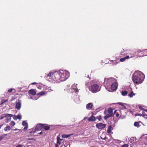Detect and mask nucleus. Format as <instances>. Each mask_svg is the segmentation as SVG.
<instances>
[{
    "instance_id": "obj_1",
    "label": "nucleus",
    "mask_w": 147,
    "mask_h": 147,
    "mask_svg": "<svg viewBox=\"0 0 147 147\" xmlns=\"http://www.w3.org/2000/svg\"><path fill=\"white\" fill-rule=\"evenodd\" d=\"M69 76V73L66 71L61 70L59 71H51L46 77H49L51 81L59 82L63 81L67 79Z\"/></svg>"
},
{
    "instance_id": "obj_2",
    "label": "nucleus",
    "mask_w": 147,
    "mask_h": 147,
    "mask_svg": "<svg viewBox=\"0 0 147 147\" xmlns=\"http://www.w3.org/2000/svg\"><path fill=\"white\" fill-rule=\"evenodd\" d=\"M144 74L141 71H136L133 74L132 77L134 82L137 84L142 83L144 78Z\"/></svg>"
},
{
    "instance_id": "obj_3",
    "label": "nucleus",
    "mask_w": 147,
    "mask_h": 147,
    "mask_svg": "<svg viewBox=\"0 0 147 147\" xmlns=\"http://www.w3.org/2000/svg\"><path fill=\"white\" fill-rule=\"evenodd\" d=\"M99 86L97 84H94L89 87V90L93 93H96L98 90Z\"/></svg>"
},
{
    "instance_id": "obj_4",
    "label": "nucleus",
    "mask_w": 147,
    "mask_h": 147,
    "mask_svg": "<svg viewBox=\"0 0 147 147\" xmlns=\"http://www.w3.org/2000/svg\"><path fill=\"white\" fill-rule=\"evenodd\" d=\"M106 126V124L101 123H97L96 125V127L99 129H104Z\"/></svg>"
},
{
    "instance_id": "obj_5",
    "label": "nucleus",
    "mask_w": 147,
    "mask_h": 147,
    "mask_svg": "<svg viewBox=\"0 0 147 147\" xmlns=\"http://www.w3.org/2000/svg\"><path fill=\"white\" fill-rule=\"evenodd\" d=\"M118 61V59L117 58L115 57L112 60H109V61L108 62V63L110 64H113L115 65H117L118 62H117Z\"/></svg>"
},
{
    "instance_id": "obj_6",
    "label": "nucleus",
    "mask_w": 147,
    "mask_h": 147,
    "mask_svg": "<svg viewBox=\"0 0 147 147\" xmlns=\"http://www.w3.org/2000/svg\"><path fill=\"white\" fill-rule=\"evenodd\" d=\"M43 124L42 123H38V124L36 127L35 129H36V131L41 130L42 129H43Z\"/></svg>"
},
{
    "instance_id": "obj_7",
    "label": "nucleus",
    "mask_w": 147,
    "mask_h": 147,
    "mask_svg": "<svg viewBox=\"0 0 147 147\" xmlns=\"http://www.w3.org/2000/svg\"><path fill=\"white\" fill-rule=\"evenodd\" d=\"M118 86L117 83V82H114L112 84L111 86V88L113 90H117Z\"/></svg>"
},
{
    "instance_id": "obj_8",
    "label": "nucleus",
    "mask_w": 147,
    "mask_h": 147,
    "mask_svg": "<svg viewBox=\"0 0 147 147\" xmlns=\"http://www.w3.org/2000/svg\"><path fill=\"white\" fill-rule=\"evenodd\" d=\"M13 115L11 114L6 113L5 114H3L1 116L0 119L2 120L5 117H13Z\"/></svg>"
},
{
    "instance_id": "obj_9",
    "label": "nucleus",
    "mask_w": 147,
    "mask_h": 147,
    "mask_svg": "<svg viewBox=\"0 0 147 147\" xmlns=\"http://www.w3.org/2000/svg\"><path fill=\"white\" fill-rule=\"evenodd\" d=\"M21 103L20 100H18L16 101V108L18 110L20 109L21 107Z\"/></svg>"
},
{
    "instance_id": "obj_10",
    "label": "nucleus",
    "mask_w": 147,
    "mask_h": 147,
    "mask_svg": "<svg viewBox=\"0 0 147 147\" xmlns=\"http://www.w3.org/2000/svg\"><path fill=\"white\" fill-rule=\"evenodd\" d=\"M28 93L32 96H34L36 94V90L32 89H31L29 90Z\"/></svg>"
},
{
    "instance_id": "obj_11",
    "label": "nucleus",
    "mask_w": 147,
    "mask_h": 147,
    "mask_svg": "<svg viewBox=\"0 0 147 147\" xmlns=\"http://www.w3.org/2000/svg\"><path fill=\"white\" fill-rule=\"evenodd\" d=\"M62 140V139H61L59 137H58L57 138V142L56 145V147H59V146L60 145Z\"/></svg>"
},
{
    "instance_id": "obj_12",
    "label": "nucleus",
    "mask_w": 147,
    "mask_h": 147,
    "mask_svg": "<svg viewBox=\"0 0 147 147\" xmlns=\"http://www.w3.org/2000/svg\"><path fill=\"white\" fill-rule=\"evenodd\" d=\"M22 125L24 126V129L26 130L27 129L28 127V123L25 122V121H23L22 122Z\"/></svg>"
},
{
    "instance_id": "obj_13",
    "label": "nucleus",
    "mask_w": 147,
    "mask_h": 147,
    "mask_svg": "<svg viewBox=\"0 0 147 147\" xmlns=\"http://www.w3.org/2000/svg\"><path fill=\"white\" fill-rule=\"evenodd\" d=\"M50 126L47 124H43V129H44L45 130H48L50 128Z\"/></svg>"
},
{
    "instance_id": "obj_14",
    "label": "nucleus",
    "mask_w": 147,
    "mask_h": 147,
    "mask_svg": "<svg viewBox=\"0 0 147 147\" xmlns=\"http://www.w3.org/2000/svg\"><path fill=\"white\" fill-rule=\"evenodd\" d=\"M36 130L35 129H35L34 128H32L31 129H29L28 130V133L29 134H32V133H35L36 132Z\"/></svg>"
},
{
    "instance_id": "obj_15",
    "label": "nucleus",
    "mask_w": 147,
    "mask_h": 147,
    "mask_svg": "<svg viewBox=\"0 0 147 147\" xmlns=\"http://www.w3.org/2000/svg\"><path fill=\"white\" fill-rule=\"evenodd\" d=\"M96 120V117L93 115H92L88 119V120L89 121H95Z\"/></svg>"
},
{
    "instance_id": "obj_16",
    "label": "nucleus",
    "mask_w": 147,
    "mask_h": 147,
    "mask_svg": "<svg viewBox=\"0 0 147 147\" xmlns=\"http://www.w3.org/2000/svg\"><path fill=\"white\" fill-rule=\"evenodd\" d=\"M114 116V114H109L107 115L106 116L104 117V119L106 120L108 118L110 117H113Z\"/></svg>"
},
{
    "instance_id": "obj_17",
    "label": "nucleus",
    "mask_w": 147,
    "mask_h": 147,
    "mask_svg": "<svg viewBox=\"0 0 147 147\" xmlns=\"http://www.w3.org/2000/svg\"><path fill=\"white\" fill-rule=\"evenodd\" d=\"M130 58L129 56V55H127L126 57H123V58H122L120 59V61L121 62H123L126 59H128Z\"/></svg>"
},
{
    "instance_id": "obj_18",
    "label": "nucleus",
    "mask_w": 147,
    "mask_h": 147,
    "mask_svg": "<svg viewBox=\"0 0 147 147\" xmlns=\"http://www.w3.org/2000/svg\"><path fill=\"white\" fill-rule=\"evenodd\" d=\"M93 107V105L91 103H89L86 105V108L88 109H90Z\"/></svg>"
},
{
    "instance_id": "obj_19",
    "label": "nucleus",
    "mask_w": 147,
    "mask_h": 147,
    "mask_svg": "<svg viewBox=\"0 0 147 147\" xmlns=\"http://www.w3.org/2000/svg\"><path fill=\"white\" fill-rule=\"evenodd\" d=\"M72 134H69L68 135L63 134L62 135V137L63 138H67L70 137Z\"/></svg>"
},
{
    "instance_id": "obj_20",
    "label": "nucleus",
    "mask_w": 147,
    "mask_h": 147,
    "mask_svg": "<svg viewBox=\"0 0 147 147\" xmlns=\"http://www.w3.org/2000/svg\"><path fill=\"white\" fill-rule=\"evenodd\" d=\"M135 94L134 93L133 91H131L130 93L128 95V96L131 98L132 97L134 96Z\"/></svg>"
},
{
    "instance_id": "obj_21",
    "label": "nucleus",
    "mask_w": 147,
    "mask_h": 147,
    "mask_svg": "<svg viewBox=\"0 0 147 147\" xmlns=\"http://www.w3.org/2000/svg\"><path fill=\"white\" fill-rule=\"evenodd\" d=\"M7 135V134H2L0 136V141L2 140L3 138Z\"/></svg>"
},
{
    "instance_id": "obj_22",
    "label": "nucleus",
    "mask_w": 147,
    "mask_h": 147,
    "mask_svg": "<svg viewBox=\"0 0 147 147\" xmlns=\"http://www.w3.org/2000/svg\"><path fill=\"white\" fill-rule=\"evenodd\" d=\"M112 127L111 125H110L109 126L107 130V132L108 134L110 133L111 131V129Z\"/></svg>"
},
{
    "instance_id": "obj_23",
    "label": "nucleus",
    "mask_w": 147,
    "mask_h": 147,
    "mask_svg": "<svg viewBox=\"0 0 147 147\" xmlns=\"http://www.w3.org/2000/svg\"><path fill=\"white\" fill-rule=\"evenodd\" d=\"M127 92L126 91H122L121 92V94L123 96H126L127 94Z\"/></svg>"
},
{
    "instance_id": "obj_24",
    "label": "nucleus",
    "mask_w": 147,
    "mask_h": 147,
    "mask_svg": "<svg viewBox=\"0 0 147 147\" xmlns=\"http://www.w3.org/2000/svg\"><path fill=\"white\" fill-rule=\"evenodd\" d=\"M113 110L111 108H109L108 109V113L109 114H113Z\"/></svg>"
},
{
    "instance_id": "obj_25",
    "label": "nucleus",
    "mask_w": 147,
    "mask_h": 147,
    "mask_svg": "<svg viewBox=\"0 0 147 147\" xmlns=\"http://www.w3.org/2000/svg\"><path fill=\"white\" fill-rule=\"evenodd\" d=\"M11 127L9 126H7L4 129V130L5 131H9Z\"/></svg>"
},
{
    "instance_id": "obj_26",
    "label": "nucleus",
    "mask_w": 147,
    "mask_h": 147,
    "mask_svg": "<svg viewBox=\"0 0 147 147\" xmlns=\"http://www.w3.org/2000/svg\"><path fill=\"white\" fill-rule=\"evenodd\" d=\"M143 51H140L138 53V55L140 57L143 56L144 55V54H143Z\"/></svg>"
},
{
    "instance_id": "obj_27",
    "label": "nucleus",
    "mask_w": 147,
    "mask_h": 147,
    "mask_svg": "<svg viewBox=\"0 0 147 147\" xmlns=\"http://www.w3.org/2000/svg\"><path fill=\"white\" fill-rule=\"evenodd\" d=\"M45 92L42 91L37 94V95H40V96H43L45 95Z\"/></svg>"
},
{
    "instance_id": "obj_28",
    "label": "nucleus",
    "mask_w": 147,
    "mask_h": 147,
    "mask_svg": "<svg viewBox=\"0 0 147 147\" xmlns=\"http://www.w3.org/2000/svg\"><path fill=\"white\" fill-rule=\"evenodd\" d=\"M15 122L13 121H11L10 123V125L12 127L14 126L15 125Z\"/></svg>"
},
{
    "instance_id": "obj_29",
    "label": "nucleus",
    "mask_w": 147,
    "mask_h": 147,
    "mask_svg": "<svg viewBox=\"0 0 147 147\" xmlns=\"http://www.w3.org/2000/svg\"><path fill=\"white\" fill-rule=\"evenodd\" d=\"M8 99H3L1 100V105H2L4 103H5V102H7L8 101Z\"/></svg>"
},
{
    "instance_id": "obj_30",
    "label": "nucleus",
    "mask_w": 147,
    "mask_h": 147,
    "mask_svg": "<svg viewBox=\"0 0 147 147\" xmlns=\"http://www.w3.org/2000/svg\"><path fill=\"white\" fill-rule=\"evenodd\" d=\"M99 121H100L102 120V117L101 115H100L95 117Z\"/></svg>"
},
{
    "instance_id": "obj_31",
    "label": "nucleus",
    "mask_w": 147,
    "mask_h": 147,
    "mask_svg": "<svg viewBox=\"0 0 147 147\" xmlns=\"http://www.w3.org/2000/svg\"><path fill=\"white\" fill-rule=\"evenodd\" d=\"M139 125V123L138 122H136L134 124V125L136 127H138Z\"/></svg>"
},
{
    "instance_id": "obj_32",
    "label": "nucleus",
    "mask_w": 147,
    "mask_h": 147,
    "mask_svg": "<svg viewBox=\"0 0 147 147\" xmlns=\"http://www.w3.org/2000/svg\"><path fill=\"white\" fill-rule=\"evenodd\" d=\"M8 117H7V119H6V120H5V121L7 122L8 123L9 121H10L11 120V118H8Z\"/></svg>"
},
{
    "instance_id": "obj_33",
    "label": "nucleus",
    "mask_w": 147,
    "mask_h": 147,
    "mask_svg": "<svg viewBox=\"0 0 147 147\" xmlns=\"http://www.w3.org/2000/svg\"><path fill=\"white\" fill-rule=\"evenodd\" d=\"M117 103L118 104L120 105H123V108L124 109H126V107L123 105V103H120V102H118Z\"/></svg>"
},
{
    "instance_id": "obj_34",
    "label": "nucleus",
    "mask_w": 147,
    "mask_h": 147,
    "mask_svg": "<svg viewBox=\"0 0 147 147\" xmlns=\"http://www.w3.org/2000/svg\"><path fill=\"white\" fill-rule=\"evenodd\" d=\"M16 117L18 119H20L22 118V116L21 115H18Z\"/></svg>"
},
{
    "instance_id": "obj_35",
    "label": "nucleus",
    "mask_w": 147,
    "mask_h": 147,
    "mask_svg": "<svg viewBox=\"0 0 147 147\" xmlns=\"http://www.w3.org/2000/svg\"><path fill=\"white\" fill-rule=\"evenodd\" d=\"M128 146L129 145L127 144H125L123 145H121V147H128Z\"/></svg>"
},
{
    "instance_id": "obj_36",
    "label": "nucleus",
    "mask_w": 147,
    "mask_h": 147,
    "mask_svg": "<svg viewBox=\"0 0 147 147\" xmlns=\"http://www.w3.org/2000/svg\"><path fill=\"white\" fill-rule=\"evenodd\" d=\"M142 114H144V113L143 112L142 113ZM143 114H136V115H137V116H143Z\"/></svg>"
},
{
    "instance_id": "obj_37",
    "label": "nucleus",
    "mask_w": 147,
    "mask_h": 147,
    "mask_svg": "<svg viewBox=\"0 0 147 147\" xmlns=\"http://www.w3.org/2000/svg\"><path fill=\"white\" fill-rule=\"evenodd\" d=\"M73 89H74V90H75L77 92H78L79 91L78 89L76 88H73Z\"/></svg>"
},
{
    "instance_id": "obj_38",
    "label": "nucleus",
    "mask_w": 147,
    "mask_h": 147,
    "mask_svg": "<svg viewBox=\"0 0 147 147\" xmlns=\"http://www.w3.org/2000/svg\"><path fill=\"white\" fill-rule=\"evenodd\" d=\"M13 90V89L12 88H10L8 90V92H11Z\"/></svg>"
},
{
    "instance_id": "obj_39",
    "label": "nucleus",
    "mask_w": 147,
    "mask_h": 147,
    "mask_svg": "<svg viewBox=\"0 0 147 147\" xmlns=\"http://www.w3.org/2000/svg\"><path fill=\"white\" fill-rule=\"evenodd\" d=\"M143 117L144 118L147 119V115L143 114Z\"/></svg>"
},
{
    "instance_id": "obj_40",
    "label": "nucleus",
    "mask_w": 147,
    "mask_h": 147,
    "mask_svg": "<svg viewBox=\"0 0 147 147\" xmlns=\"http://www.w3.org/2000/svg\"><path fill=\"white\" fill-rule=\"evenodd\" d=\"M139 108L140 109V110H144V109H143L142 107L141 106H140L139 107Z\"/></svg>"
},
{
    "instance_id": "obj_41",
    "label": "nucleus",
    "mask_w": 147,
    "mask_h": 147,
    "mask_svg": "<svg viewBox=\"0 0 147 147\" xmlns=\"http://www.w3.org/2000/svg\"><path fill=\"white\" fill-rule=\"evenodd\" d=\"M119 116V114L118 113H116V116L117 117H118Z\"/></svg>"
},
{
    "instance_id": "obj_42",
    "label": "nucleus",
    "mask_w": 147,
    "mask_h": 147,
    "mask_svg": "<svg viewBox=\"0 0 147 147\" xmlns=\"http://www.w3.org/2000/svg\"><path fill=\"white\" fill-rule=\"evenodd\" d=\"M16 147H23V146L21 145H17Z\"/></svg>"
},
{
    "instance_id": "obj_43",
    "label": "nucleus",
    "mask_w": 147,
    "mask_h": 147,
    "mask_svg": "<svg viewBox=\"0 0 147 147\" xmlns=\"http://www.w3.org/2000/svg\"><path fill=\"white\" fill-rule=\"evenodd\" d=\"M37 84V83L36 82H33V83H32V85H35V84Z\"/></svg>"
},
{
    "instance_id": "obj_44",
    "label": "nucleus",
    "mask_w": 147,
    "mask_h": 147,
    "mask_svg": "<svg viewBox=\"0 0 147 147\" xmlns=\"http://www.w3.org/2000/svg\"><path fill=\"white\" fill-rule=\"evenodd\" d=\"M77 85V84H74V85H72V87H73L74 86L76 87V86Z\"/></svg>"
},
{
    "instance_id": "obj_45",
    "label": "nucleus",
    "mask_w": 147,
    "mask_h": 147,
    "mask_svg": "<svg viewBox=\"0 0 147 147\" xmlns=\"http://www.w3.org/2000/svg\"><path fill=\"white\" fill-rule=\"evenodd\" d=\"M117 110H115V111H114V113H113V114H114V115L115 114H116V113H117Z\"/></svg>"
},
{
    "instance_id": "obj_46",
    "label": "nucleus",
    "mask_w": 147,
    "mask_h": 147,
    "mask_svg": "<svg viewBox=\"0 0 147 147\" xmlns=\"http://www.w3.org/2000/svg\"><path fill=\"white\" fill-rule=\"evenodd\" d=\"M3 124H2L0 125V129L3 126Z\"/></svg>"
},
{
    "instance_id": "obj_47",
    "label": "nucleus",
    "mask_w": 147,
    "mask_h": 147,
    "mask_svg": "<svg viewBox=\"0 0 147 147\" xmlns=\"http://www.w3.org/2000/svg\"><path fill=\"white\" fill-rule=\"evenodd\" d=\"M42 133H43L42 131H41L39 133H38V134H40V135H41V134H42Z\"/></svg>"
},
{
    "instance_id": "obj_48",
    "label": "nucleus",
    "mask_w": 147,
    "mask_h": 147,
    "mask_svg": "<svg viewBox=\"0 0 147 147\" xmlns=\"http://www.w3.org/2000/svg\"><path fill=\"white\" fill-rule=\"evenodd\" d=\"M34 139V138H31L30 139H28V140H33Z\"/></svg>"
},
{
    "instance_id": "obj_49",
    "label": "nucleus",
    "mask_w": 147,
    "mask_h": 147,
    "mask_svg": "<svg viewBox=\"0 0 147 147\" xmlns=\"http://www.w3.org/2000/svg\"><path fill=\"white\" fill-rule=\"evenodd\" d=\"M144 110L145 111L147 112V110L144 109Z\"/></svg>"
},
{
    "instance_id": "obj_50",
    "label": "nucleus",
    "mask_w": 147,
    "mask_h": 147,
    "mask_svg": "<svg viewBox=\"0 0 147 147\" xmlns=\"http://www.w3.org/2000/svg\"><path fill=\"white\" fill-rule=\"evenodd\" d=\"M106 138V137H105V138H102V139L103 140H105V138Z\"/></svg>"
},
{
    "instance_id": "obj_51",
    "label": "nucleus",
    "mask_w": 147,
    "mask_h": 147,
    "mask_svg": "<svg viewBox=\"0 0 147 147\" xmlns=\"http://www.w3.org/2000/svg\"><path fill=\"white\" fill-rule=\"evenodd\" d=\"M18 130L17 129H14L13 130L14 131H16V130Z\"/></svg>"
},
{
    "instance_id": "obj_52",
    "label": "nucleus",
    "mask_w": 147,
    "mask_h": 147,
    "mask_svg": "<svg viewBox=\"0 0 147 147\" xmlns=\"http://www.w3.org/2000/svg\"><path fill=\"white\" fill-rule=\"evenodd\" d=\"M88 77L90 78V77H89V75H88Z\"/></svg>"
},
{
    "instance_id": "obj_53",
    "label": "nucleus",
    "mask_w": 147,
    "mask_h": 147,
    "mask_svg": "<svg viewBox=\"0 0 147 147\" xmlns=\"http://www.w3.org/2000/svg\"><path fill=\"white\" fill-rule=\"evenodd\" d=\"M92 115H94V113H93V112H92Z\"/></svg>"
},
{
    "instance_id": "obj_54",
    "label": "nucleus",
    "mask_w": 147,
    "mask_h": 147,
    "mask_svg": "<svg viewBox=\"0 0 147 147\" xmlns=\"http://www.w3.org/2000/svg\"><path fill=\"white\" fill-rule=\"evenodd\" d=\"M146 139H147V137H146Z\"/></svg>"
},
{
    "instance_id": "obj_55",
    "label": "nucleus",
    "mask_w": 147,
    "mask_h": 147,
    "mask_svg": "<svg viewBox=\"0 0 147 147\" xmlns=\"http://www.w3.org/2000/svg\"><path fill=\"white\" fill-rule=\"evenodd\" d=\"M121 105L122 106H123V105Z\"/></svg>"
},
{
    "instance_id": "obj_56",
    "label": "nucleus",
    "mask_w": 147,
    "mask_h": 147,
    "mask_svg": "<svg viewBox=\"0 0 147 147\" xmlns=\"http://www.w3.org/2000/svg\"><path fill=\"white\" fill-rule=\"evenodd\" d=\"M105 80H106V79L105 78Z\"/></svg>"
}]
</instances>
